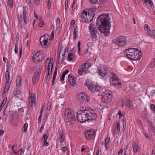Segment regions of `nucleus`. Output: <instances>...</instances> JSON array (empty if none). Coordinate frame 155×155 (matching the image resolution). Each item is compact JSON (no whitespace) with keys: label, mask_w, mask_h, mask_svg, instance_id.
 Returning a JSON list of instances; mask_svg holds the SVG:
<instances>
[{"label":"nucleus","mask_w":155,"mask_h":155,"mask_svg":"<svg viewBox=\"0 0 155 155\" xmlns=\"http://www.w3.org/2000/svg\"><path fill=\"white\" fill-rule=\"evenodd\" d=\"M77 114V119L78 121L83 123L87 121L95 120L97 115L94 110L89 107H82Z\"/></svg>","instance_id":"1"},{"label":"nucleus","mask_w":155,"mask_h":155,"mask_svg":"<svg viewBox=\"0 0 155 155\" xmlns=\"http://www.w3.org/2000/svg\"><path fill=\"white\" fill-rule=\"evenodd\" d=\"M110 22L108 14H102L98 17L96 24L98 29L106 36L109 33Z\"/></svg>","instance_id":"2"},{"label":"nucleus","mask_w":155,"mask_h":155,"mask_svg":"<svg viewBox=\"0 0 155 155\" xmlns=\"http://www.w3.org/2000/svg\"><path fill=\"white\" fill-rule=\"evenodd\" d=\"M64 119L66 122L69 123L71 127L73 126L75 121V117L72 110L68 108L65 109Z\"/></svg>","instance_id":"3"},{"label":"nucleus","mask_w":155,"mask_h":155,"mask_svg":"<svg viewBox=\"0 0 155 155\" xmlns=\"http://www.w3.org/2000/svg\"><path fill=\"white\" fill-rule=\"evenodd\" d=\"M95 13V11L93 8L90 9L88 12L87 9H84L81 15V18L84 19L86 23H89L92 20Z\"/></svg>","instance_id":"4"},{"label":"nucleus","mask_w":155,"mask_h":155,"mask_svg":"<svg viewBox=\"0 0 155 155\" xmlns=\"http://www.w3.org/2000/svg\"><path fill=\"white\" fill-rule=\"evenodd\" d=\"M113 41L114 44L119 47H122L125 45L127 43L126 39L123 36H119L115 38Z\"/></svg>","instance_id":"5"},{"label":"nucleus","mask_w":155,"mask_h":155,"mask_svg":"<svg viewBox=\"0 0 155 155\" xmlns=\"http://www.w3.org/2000/svg\"><path fill=\"white\" fill-rule=\"evenodd\" d=\"M45 53L42 51H39L32 57L34 62H41L45 58Z\"/></svg>","instance_id":"6"},{"label":"nucleus","mask_w":155,"mask_h":155,"mask_svg":"<svg viewBox=\"0 0 155 155\" xmlns=\"http://www.w3.org/2000/svg\"><path fill=\"white\" fill-rule=\"evenodd\" d=\"M89 29L92 34L91 38L94 41L96 40H97L96 34L97 33V31L95 27V25L92 23L89 26Z\"/></svg>","instance_id":"7"},{"label":"nucleus","mask_w":155,"mask_h":155,"mask_svg":"<svg viewBox=\"0 0 155 155\" xmlns=\"http://www.w3.org/2000/svg\"><path fill=\"white\" fill-rule=\"evenodd\" d=\"M112 92L107 90L104 91L101 94L102 99L106 102L110 101L109 98L111 97Z\"/></svg>","instance_id":"8"},{"label":"nucleus","mask_w":155,"mask_h":155,"mask_svg":"<svg viewBox=\"0 0 155 155\" xmlns=\"http://www.w3.org/2000/svg\"><path fill=\"white\" fill-rule=\"evenodd\" d=\"M76 98L78 101H83L85 103H88L89 101V97L83 93H80L79 94L77 95Z\"/></svg>","instance_id":"9"},{"label":"nucleus","mask_w":155,"mask_h":155,"mask_svg":"<svg viewBox=\"0 0 155 155\" xmlns=\"http://www.w3.org/2000/svg\"><path fill=\"white\" fill-rule=\"evenodd\" d=\"M95 132L93 129H91L85 132V136L87 140H90L95 137Z\"/></svg>","instance_id":"10"},{"label":"nucleus","mask_w":155,"mask_h":155,"mask_svg":"<svg viewBox=\"0 0 155 155\" xmlns=\"http://www.w3.org/2000/svg\"><path fill=\"white\" fill-rule=\"evenodd\" d=\"M86 86L88 89L92 92H100L103 91V89L101 87L98 86H93L92 84H87Z\"/></svg>","instance_id":"11"},{"label":"nucleus","mask_w":155,"mask_h":155,"mask_svg":"<svg viewBox=\"0 0 155 155\" xmlns=\"http://www.w3.org/2000/svg\"><path fill=\"white\" fill-rule=\"evenodd\" d=\"M29 99L30 100V101L31 102L30 105L32 107L33 105L35 104L36 97L35 94L33 92L30 93V91Z\"/></svg>","instance_id":"12"},{"label":"nucleus","mask_w":155,"mask_h":155,"mask_svg":"<svg viewBox=\"0 0 155 155\" xmlns=\"http://www.w3.org/2000/svg\"><path fill=\"white\" fill-rule=\"evenodd\" d=\"M88 71L87 68L85 67L82 64L80 66L78 70V74L81 75L86 74Z\"/></svg>","instance_id":"13"},{"label":"nucleus","mask_w":155,"mask_h":155,"mask_svg":"<svg viewBox=\"0 0 155 155\" xmlns=\"http://www.w3.org/2000/svg\"><path fill=\"white\" fill-rule=\"evenodd\" d=\"M76 78H75L73 76L69 75L68 80L71 86H75L76 85Z\"/></svg>","instance_id":"14"},{"label":"nucleus","mask_w":155,"mask_h":155,"mask_svg":"<svg viewBox=\"0 0 155 155\" xmlns=\"http://www.w3.org/2000/svg\"><path fill=\"white\" fill-rule=\"evenodd\" d=\"M134 56H133L132 60L136 61L140 60L141 57V53L140 51L138 49H137L136 52Z\"/></svg>","instance_id":"15"},{"label":"nucleus","mask_w":155,"mask_h":155,"mask_svg":"<svg viewBox=\"0 0 155 155\" xmlns=\"http://www.w3.org/2000/svg\"><path fill=\"white\" fill-rule=\"evenodd\" d=\"M108 69L104 67H101L99 70V73L100 76L104 77L107 75Z\"/></svg>","instance_id":"16"},{"label":"nucleus","mask_w":155,"mask_h":155,"mask_svg":"<svg viewBox=\"0 0 155 155\" xmlns=\"http://www.w3.org/2000/svg\"><path fill=\"white\" fill-rule=\"evenodd\" d=\"M132 51H135V48H129L125 51L124 54L129 59L130 54Z\"/></svg>","instance_id":"17"},{"label":"nucleus","mask_w":155,"mask_h":155,"mask_svg":"<svg viewBox=\"0 0 155 155\" xmlns=\"http://www.w3.org/2000/svg\"><path fill=\"white\" fill-rule=\"evenodd\" d=\"M53 67V63L50 61L49 62L48 65V68L47 69V74H48V75H49L51 74L52 71Z\"/></svg>","instance_id":"18"},{"label":"nucleus","mask_w":155,"mask_h":155,"mask_svg":"<svg viewBox=\"0 0 155 155\" xmlns=\"http://www.w3.org/2000/svg\"><path fill=\"white\" fill-rule=\"evenodd\" d=\"M125 105L127 107L132 110L133 109V104L132 101L128 99L126 100L125 102Z\"/></svg>","instance_id":"19"},{"label":"nucleus","mask_w":155,"mask_h":155,"mask_svg":"<svg viewBox=\"0 0 155 155\" xmlns=\"http://www.w3.org/2000/svg\"><path fill=\"white\" fill-rule=\"evenodd\" d=\"M40 41L41 45H42V42H43V46H46L47 45V43L48 42V38L46 39L45 35L42 36L41 37Z\"/></svg>","instance_id":"20"},{"label":"nucleus","mask_w":155,"mask_h":155,"mask_svg":"<svg viewBox=\"0 0 155 155\" xmlns=\"http://www.w3.org/2000/svg\"><path fill=\"white\" fill-rule=\"evenodd\" d=\"M59 139L61 143H63L64 142L65 137L64 136V131L62 130L60 131Z\"/></svg>","instance_id":"21"},{"label":"nucleus","mask_w":155,"mask_h":155,"mask_svg":"<svg viewBox=\"0 0 155 155\" xmlns=\"http://www.w3.org/2000/svg\"><path fill=\"white\" fill-rule=\"evenodd\" d=\"M5 78L6 81V82L9 83L10 72L9 70H8V67H7V71L5 72Z\"/></svg>","instance_id":"22"},{"label":"nucleus","mask_w":155,"mask_h":155,"mask_svg":"<svg viewBox=\"0 0 155 155\" xmlns=\"http://www.w3.org/2000/svg\"><path fill=\"white\" fill-rule=\"evenodd\" d=\"M118 114L119 115V118L120 119L122 120V121L126 120L125 117L124 116L125 115L124 112L123 111L121 112V110H119L118 111Z\"/></svg>","instance_id":"23"},{"label":"nucleus","mask_w":155,"mask_h":155,"mask_svg":"<svg viewBox=\"0 0 155 155\" xmlns=\"http://www.w3.org/2000/svg\"><path fill=\"white\" fill-rule=\"evenodd\" d=\"M21 92V90L18 88H15L13 91V95L14 96H17Z\"/></svg>","instance_id":"24"},{"label":"nucleus","mask_w":155,"mask_h":155,"mask_svg":"<svg viewBox=\"0 0 155 155\" xmlns=\"http://www.w3.org/2000/svg\"><path fill=\"white\" fill-rule=\"evenodd\" d=\"M10 84L7 82H5V87H4V93H7L8 92V89L9 88Z\"/></svg>","instance_id":"25"},{"label":"nucleus","mask_w":155,"mask_h":155,"mask_svg":"<svg viewBox=\"0 0 155 155\" xmlns=\"http://www.w3.org/2000/svg\"><path fill=\"white\" fill-rule=\"evenodd\" d=\"M57 70H58V67L57 66H56L55 68V71L54 72L53 75V79H52V85H53L54 84V81L56 79V77L57 76Z\"/></svg>","instance_id":"26"},{"label":"nucleus","mask_w":155,"mask_h":155,"mask_svg":"<svg viewBox=\"0 0 155 155\" xmlns=\"http://www.w3.org/2000/svg\"><path fill=\"white\" fill-rule=\"evenodd\" d=\"M21 83V77H18L16 79V86L17 87H19Z\"/></svg>","instance_id":"27"},{"label":"nucleus","mask_w":155,"mask_h":155,"mask_svg":"<svg viewBox=\"0 0 155 155\" xmlns=\"http://www.w3.org/2000/svg\"><path fill=\"white\" fill-rule=\"evenodd\" d=\"M147 35L151 37L155 38V30H152L148 31Z\"/></svg>","instance_id":"28"},{"label":"nucleus","mask_w":155,"mask_h":155,"mask_svg":"<svg viewBox=\"0 0 155 155\" xmlns=\"http://www.w3.org/2000/svg\"><path fill=\"white\" fill-rule=\"evenodd\" d=\"M133 150L134 152L136 153L138 151V146L135 142H134L132 143Z\"/></svg>","instance_id":"29"},{"label":"nucleus","mask_w":155,"mask_h":155,"mask_svg":"<svg viewBox=\"0 0 155 155\" xmlns=\"http://www.w3.org/2000/svg\"><path fill=\"white\" fill-rule=\"evenodd\" d=\"M74 54L73 53H70L68 54V56L67 59L69 61H71L74 58Z\"/></svg>","instance_id":"30"},{"label":"nucleus","mask_w":155,"mask_h":155,"mask_svg":"<svg viewBox=\"0 0 155 155\" xmlns=\"http://www.w3.org/2000/svg\"><path fill=\"white\" fill-rule=\"evenodd\" d=\"M116 126L117 128V133H119L120 130V125L119 123L117 121L116 122Z\"/></svg>","instance_id":"31"},{"label":"nucleus","mask_w":155,"mask_h":155,"mask_svg":"<svg viewBox=\"0 0 155 155\" xmlns=\"http://www.w3.org/2000/svg\"><path fill=\"white\" fill-rule=\"evenodd\" d=\"M7 4L9 7L10 8H12L14 4L13 0H8Z\"/></svg>","instance_id":"32"},{"label":"nucleus","mask_w":155,"mask_h":155,"mask_svg":"<svg viewBox=\"0 0 155 155\" xmlns=\"http://www.w3.org/2000/svg\"><path fill=\"white\" fill-rule=\"evenodd\" d=\"M17 147L15 146V145L13 146L12 148V150L13 151V153H14L15 154H17Z\"/></svg>","instance_id":"33"},{"label":"nucleus","mask_w":155,"mask_h":155,"mask_svg":"<svg viewBox=\"0 0 155 155\" xmlns=\"http://www.w3.org/2000/svg\"><path fill=\"white\" fill-rule=\"evenodd\" d=\"M39 78L33 76L32 78V82L34 84H36V83L38 82Z\"/></svg>","instance_id":"34"},{"label":"nucleus","mask_w":155,"mask_h":155,"mask_svg":"<svg viewBox=\"0 0 155 155\" xmlns=\"http://www.w3.org/2000/svg\"><path fill=\"white\" fill-rule=\"evenodd\" d=\"M41 72L40 70H38L35 72L33 76L39 78Z\"/></svg>","instance_id":"35"},{"label":"nucleus","mask_w":155,"mask_h":155,"mask_svg":"<svg viewBox=\"0 0 155 155\" xmlns=\"http://www.w3.org/2000/svg\"><path fill=\"white\" fill-rule=\"evenodd\" d=\"M148 3L149 5V6L150 7L152 6L153 5V2L152 0H144V3Z\"/></svg>","instance_id":"36"},{"label":"nucleus","mask_w":155,"mask_h":155,"mask_svg":"<svg viewBox=\"0 0 155 155\" xmlns=\"http://www.w3.org/2000/svg\"><path fill=\"white\" fill-rule=\"evenodd\" d=\"M82 65L85 67H86V68H87V69L88 70V69L90 67L91 63L87 61H86L85 63L83 64Z\"/></svg>","instance_id":"37"},{"label":"nucleus","mask_w":155,"mask_h":155,"mask_svg":"<svg viewBox=\"0 0 155 155\" xmlns=\"http://www.w3.org/2000/svg\"><path fill=\"white\" fill-rule=\"evenodd\" d=\"M150 67L155 68V58L152 61L150 65Z\"/></svg>","instance_id":"38"},{"label":"nucleus","mask_w":155,"mask_h":155,"mask_svg":"<svg viewBox=\"0 0 155 155\" xmlns=\"http://www.w3.org/2000/svg\"><path fill=\"white\" fill-rule=\"evenodd\" d=\"M144 29L146 31H147V33H148V31H150V28L147 24L144 25Z\"/></svg>","instance_id":"39"},{"label":"nucleus","mask_w":155,"mask_h":155,"mask_svg":"<svg viewBox=\"0 0 155 155\" xmlns=\"http://www.w3.org/2000/svg\"><path fill=\"white\" fill-rule=\"evenodd\" d=\"M49 137V134H45L43 135V137L42 138V139H44V141H47L48 138Z\"/></svg>","instance_id":"40"},{"label":"nucleus","mask_w":155,"mask_h":155,"mask_svg":"<svg viewBox=\"0 0 155 155\" xmlns=\"http://www.w3.org/2000/svg\"><path fill=\"white\" fill-rule=\"evenodd\" d=\"M28 126V124L27 123H25V124L24 126V131L25 132H26L27 131V127Z\"/></svg>","instance_id":"41"},{"label":"nucleus","mask_w":155,"mask_h":155,"mask_svg":"<svg viewBox=\"0 0 155 155\" xmlns=\"http://www.w3.org/2000/svg\"><path fill=\"white\" fill-rule=\"evenodd\" d=\"M137 48H135V51L134 52H132L131 53V54H130V59H132V58H133V56H134V55L135 54V53L136 52V50H137Z\"/></svg>","instance_id":"42"},{"label":"nucleus","mask_w":155,"mask_h":155,"mask_svg":"<svg viewBox=\"0 0 155 155\" xmlns=\"http://www.w3.org/2000/svg\"><path fill=\"white\" fill-rule=\"evenodd\" d=\"M47 7L48 9L51 8V3L50 0H46Z\"/></svg>","instance_id":"43"},{"label":"nucleus","mask_w":155,"mask_h":155,"mask_svg":"<svg viewBox=\"0 0 155 155\" xmlns=\"http://www.w3.org/2000/svg\"><path fill=\"white\" fill-rule=\"evenodd\" d=\"M81 42L80 41H78V54H79L81 52V48H80V46H81Z\"/></svg>","instance_id":"44"},{"label":"nucleus","mask_w":155,"mask_h":155,"mask_svg":"<svg viewBox=\"0 0 155 155\" xmlns=\"http://www.w3.org/2000/svg\"><path fill=\"white\" fill-rule=\"evenodd\" d=\"M78 29L77 28V27H76L74 29V32H73V35L77 36L78 35Z\"/></svg>","instance_id":"45"},{"label":"nucleus","mask_w":155,"mask_h":155,"mask_svg":"<svg viewBox=\"0 0 155 155\" xmlns=\"http://www.w3.org/2000/svg\"><path fill=\"white\" fill-rule=\"evenodd\" d=\"M123 122V130L124 131L125 130L126 128V120L122 121Z\"/></svg>","instance_id":"46"},{"label":"nucleus","mask_w":155,"mask_h":155,"mask_svg":"<svg viewBox=\"0 0 155 155\" xmlns=\"http://www.w3.org/2000/svg\"><path fill=\"white\" fill-rule=\"evenodd\" d=\"M23 17H27L26 15L27 14V10L25 7H23Z\"/></svg>","instance_id":"47"},{"label":"nucleus","mask_w":155,"mask_h":155,"mask_svg":"<svg viewBox=\"0 0 155 155\" xmlns=\"http://www.w3.org/2000/svg\"><path fill=\"white\" fill-rule=\"evenodd\" d=\"M111 86H115L116 85H119L121 84V83L119 82V81H117V82H113L110 83Z\"/></svg>","instance_id":"48"},{"label":"nucleus","mask_w":155,"mask_h":155,"mask_svg":"<svg viewBox=\"0 0 155 155\" xmlns=\"http://www.w3.org/2000/svg\"><path fill=\"white\" fill-rule=\"evenodd\" d=\"M6 100L7 98H5L3 100L0 105H2L3 106V107L6 102Z\"/></svg>","instance_id":"49"},{"label":"nucleus","mask_w":155,"mask_h":155,"mask_svg":"<svg viewBox=\"0 0 155 155\" xmlns=\"http://www.w3.org/2000/svg\"><path fill=\"white\" fill-rule=\"evenodd\" d=\"M143 134L144 135L146 138H148V134H147L146 131L143 128Z\"/></svg>","instance_id":"50"},{"label":"nucleus","mask_w":155,"mask_h":155,"mask_svg":"<svg viewBox=\"0 0 155 155\" xmlns=\"http://www.w3.org/2000/svg\"><path fill=\"white\" fill-rule=\"evenodd\" d=\"M44 25V22L42 20L40 21V22L38 24V26L40 27H42Z\"/></svg>","instance_id":"51"},{"label":"nucleus","mask_w":155,"mask_h":155,"mask_svg":"<svg viewBox=\"0 0 155 155\" xmlns=\"http://www.w3.org/2000/svg\"><path fill=\"white\" fill-rule=\"evenodd\" d=\"M18 45L17 44V43H16L15 45V53H18Z\"/></svg>","instance_id":"52"},{"label":"nucleus","mask_w":155,"mask_h":155,"mask_svg":"<svg viewBox=\"0 0 155 155\" xmlns=\"http://www.w3.org/2000/svg\"><path fill=\"white\" fill-rule=\"evenodd\" d=\"M150 107L152 110H154L155 111V105L152 104L150 105Z\"/></svg>","instance_id":"53"},{"label":"nucleus","mask_w":155,"mask_h":155,"mask_svg":"<svg viewBox=\"0 0 155 155\" xmlns=\"http://www.w3.org/2000/svg\"><path fill=\"white\" fill-rule=\"evenodd\" d=\"M68 0H65V8L66 10H67L68 9Z\"/></svg>","instance_id":"54"},{"label":"nucleus","mask_w":155,"mask_h":155,"mask_svg":"<svg viewBox=\"0 0 155 155\" xmlns=\"http://www.w3.org/2000/svg\"><path fill=\"white\" fill-rule=\"evenodd\" d=\"M119 79L117 77H115L112 78V81L113 82L114 81H119Z\"/></svg>","instance_id":"55"},{"label":"nucleus","mask_w":155,"mask_h":155,"mask_svg":"<svg viewBox=\"0 0 155 155\" xmlns=\"http://www.w3.org/2000/svg\"><path fill=\"white\" fill-rule=\"evenodd\" d=\"M61 150L65 152L67 150L68 148L67 147H63L61 148Z\"/></svg>","instance_id":"56"},{"label":"nucleus","mask_w":155,"mask_h":155,"mask_svg":"<svg viewBox=\"0 0 155 155\" xmlns=\"http://www.w3.org/2000/svg\"><path fill=\"white\" fill-rule=\"evenodd\" d=\"M61 23V20L60 18H58L56 21V24H57L60 25Z\"/></svg>","instance_id":"57"},{"label":"nucleus","mask_w":155,"mask_h":155,"mask_svg":"<svg viewBox=\"0 0 155 155\" xmlns=\"http://www.w3.org/2000/svg\"><path fill=\"white\" fill-rule=\"evenodd\" d=\"M44 127V124H43L41 125L40 129L39 130V132H41L43 130Z\"/></svg>","instance_id":"58"},{"label":"nucleus","mask_w":155,"mask_h":155,"mask_svg":"<svg viewBox=\"0 0 155 155\" xmlns=\"http://www.w3.org/2000/svg\"><path fill=\"white\" fill-rule=\"evenodd\" d=\"M104 140L105 143H109L110 141V138L108 137H106L105 138Z\"/></svg>","instance_id":"59"},{"label":"nucleus","mask_w":155,"mask_h":155,"mask_svg":"<svg viewBox=\"0 0 155 155\" xmlns=\"http://www.w3.org/2000/svg\"><path fill=\"white\" fill-rule=\"evenodd\" d=\"M18 19L19 21H22L23 19L22 16L21 15L18 16Z\"/></svg>","instance_id":"60"},{"label":"nucleus","mask_w":155,"mask_h":155,"mask_svg":"<svg viewBox=\"0 0 155 155\" xmlns=\"http://www.w3.org/2000/svg\"><path fill=\"white\" fill-rule=\"evenodd\" d=\"M23 152V150L22 149H21L20 150H19L17 152V155H18V154H21L22 152Z\"/></svg>","instance_id":"61"},{"label":"nucleus","mask_w":155,"mask_h":155,"mask_svg":"<svg viewBox=\"0 0 155 155\" xmlns=\"http://www.w3.org/2000/svg\"><path fill=\"white\" fill-rule=\"evenodd\" d=\"M90 2L92 4H95L97 2L98 0H89Z\"/></svg>","instance_id":"62"},{"label":"nucleus","mask_w":155,"mask_h":155,"mask_svg":"<svg viewBox=\"0 0 155 155\" xmlns=\"http://www.w3.org/2000/svg\"><path fill=\"white\" fill-rule=\"evenodd\" d=\"M123 149L122 148H121L120 151L118 153V155H122L123 153Z\"/></svg>","instance_id":"63"},{"label":"nucleus","mask_w":155,"mask_h":155,"mask_svg":"<svg viewBox=\"0 0 155 155\" xmlns=\"http://www.w3.org/2000/svg\"><path fill=\"white\" fill-rule=\"evenodd\" d=\"M65 75H64V74H62V75L61 78V81H64V78H65Z\"/></svg>","instance_id":"64"}]
</instances>
